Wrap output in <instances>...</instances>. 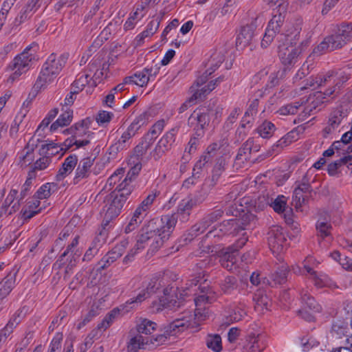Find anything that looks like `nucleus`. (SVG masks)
Returning <instances> with one entry per match:
<instances>
[{
  "label": "nucleus",
  "mask_w": 352,
  "mask_h": 352,
  "mask_svg": "<svg viewBox=\"0 0 352 352\" xmlns=\"http://www.w3.org/2000/svg\"><path fill=\"white\" fill-rule=\"evenodd\" d=\"M79 236H76L72 243L68 245L66 250L60 255V258L54 263L53 268L59 270L65 267V273L69 274L76 265L82 251L78 248Z\"/></svg>",
  "instance_id": "obj_7"
},
{
  "label": "nucleus",
  "mask_w": 352,
  "mask_h": 352,
  "mask_svg": "<svg viewBox=\"0 0 352 352\" xmlns=\"http://www.w3.org/2000/svg\"><path fill=\"white\" fill-rule=\"evenodd\" d=\"M177 219L173 214L164 215L161 218V226L157 229L155 233L157 236L155 239V248L161 246L164 241L168 239L173 232Z\"/></svg>",
  "instance_id": "obj_18"
},
{
  "label": "nucleus",
  "mask_w": 352,
  "mask_h": 352,
  "mask_svg": "<svg viewBox=\"0 0 352 352\" xmlns=\"http://www.w3.org/2000/svg\"><path fill=\"white\" fill-rule=\"evenodd\" d=\"M285 12H286L281 11L276 12L275 10H273L272 18L268 23L265 34L261 43L262 47H267L273 41L275 36L280 32L281 27L283 26L285 21Z\"/></svg>",
  "instance_id": "obj_13"
},
{
  "label": "nucleus",
  "mask_w": 352,
  "mask_h": 352,
  "mask_svg": "<svg viewBox=\"0 0 352 352\" xmlns=\"http://www.w3.org/2000/svg\"><path fill=\"white\" fill-rule=\"evenodd\" d=\"M268 245L273 254H278L287 248L286 239L283 228L272 226L267 232Z\"/></svg>",
  "instance_id": "obj_16"
},
{
  "label": "nucleus",
  "mask_w": 352,
  "mask_h": 352,
  "mask_svg": "<svg viewBox=\"0 0 352 352\" xmlns=\"http://www.w3.org/2000/svg\"><path fill=\"white\" fill-rule=\"evenodd\" d=\"M330 352H352V338H345L333 347Z\"/></svg>",
  "instance_id": "obj_58"
},
{
  "label": "nucleus",
  "mask_w": 352,
  "mask_h": 352,
  "mask_svg": "<svg viewBox=\"0 0 352 352\" xmlns=\"http://www.w3.org/2000/svg\"><path fill=\"white\" fill-rule=\"evenodd\" d=\"M157 324L146 318H140L137 321L136 329L138 332V335L140 333L148 335L151 334L157 329Z\"/></svg>",
  "instance_id": "obj_39"
},
{
  "label": "nucleus",
  "mask_w": 352,
  "mask_h": 352,
  "mask_svg": "<svg viewBox=\"0 0 352 352\" xmlns=\"http://www.w3.org/2000/svg\"><path fill=\"white\" fill-rule=\"evenodd\" d=\"M151 117V114L148 112H144L137 117L129 126L133 127V129H135V131L138 132L142 126L148 122Z\"/></svg>",
  "instance_id": "obj_59"
},
{
  "label": "nucleus",
  "mask_w": 352,
  "mask_h": 352,
  "mask_svg": "<svg viewBox=\"0 0 352 352\" xmlns=\"http://www.w3.org/2000/svg\"><path fill=\"white\" fill-rule=\"evenodd\" d=\"M153 138L148 135H144L140 143L134 148L133 154L129 159L128 164L131 166L128 174L131 176H136L142 168L140 157L145 155L147 151L153 144Z\"/></svg>",
  "instance_id": "obj_12"
},
{
  "label": "nucleus",
  "mask_w": 352,
  "mask_h": 352,
  "mask_svg": "<svg viewBox=\"0 0 352 352\" xmlns=\"http://www.w3.org/2000/svg\"><path fill=\"white\" fill-rule=\"evenodd\" d=\"M92 122L93 120L90 118H87L65 130L68 133L72 135L71 139H67L65 142V146L69 147L72 145H76V148H80L89 144L90 141L87 138L81 139V138L84 136L89 138L91 135L89 129Z\"/></svg>",
  "instance_id": "obj_8"
},
{
  "label": "nucleus",
  "mask_w": 352,
  "mask_h": 352,
  "mask_svg": "<svg viewBox=\"0 0 352 352\" xmlns=\"http://www.w3.org/2000/svg\"><path fill=\"white\" fill-rule=\"evenodd\" d=\"M94 160L95 157L91 156L85 157L79 162L74 178L75 184H78L82 179H86L89 176Z\"/></svg>",
  "instance_id": "obj_25"
},
{
  "label": "nucleus",
  "mask_w": 352,
  "mask_h": 352,
  "mask_svg": "<svg viewBox=\"0 0 352 352\" xmlns=\"http://www.w3.org/2000/svg\"><path fill=\"white\" fill-rule=\"evenodd\" d=\"M259 19L258 17H256L250 24L241 28L236 41L237 47L243 49L251 43L254 36V32L258 25V21Z\"/></svg>",
  "instance_id": "obj_21"
},
{
  "label": "nucleus",
  "mask_w": 352,
  "mask_h": 352,
  "mask_svg": "<svg viewBox=\"0 0 352 352\" xmlns=\"http://www.w3.org/2000/svg\"><path fill=\"white\" fill-rule=\"evenodd\" d=\"M294 140V133L290 132L288 133L286 135L280 138L277 143L273 146V151H276L278 152L280 149H283V148L289 145Z\"/></svg>",
  "instance_id": "obj_54"
},
{
  "label": "nucleus",
  "mask_w": 352,
  "mask_h": 352,
  "mask_svg": "<svg viewBox=\"0 0 352 352\" xmlns=\"http://www.w3.org/2000/svg\"><path fill=\"white\" fill-rule=\"evenodd\" d=\"M178 131L179 126H175L166 132L159 140L153 150L151 151V158L157 161L162 157L166 152L170 150L175 140V135Z\"/></svg>",
  "instance_id": "obj_15"
},
{
  "label": "nucleus",
  "mask_w": 352,
  "mask_h": 352,
  "mask_svg": "<svg viewBox=\"0 0 352 352\" xmlns=\"http://www.w3.org/2000/svg\"><path fill=\"white\" fill-rule=\"evenodd\" d=\"M199 282V280L192 279L189 280L188 283H186L188 285L186 287L183 293L180 294L179 298L177 294V287L173 285H168L163 289V296L160 297L158 300H155L152 302L150 308L153 313H158L162 311L164 309H168L170 310H175L179 308L182 305V296L188 295L187 291H190L192 288V285L195 287Z\"/></svg>",
  "instance_id": "obj_1"
},
{
  "label": "nucleus",
  "mask_w": 352,
  "mask_h": 352,
  "mask_svg": "<svg viewBox=\"0 0 352 352\" xmlns=\"http://www.w3.org/2000/svg\"><path fill=\"white\" fill-rule=\"evenodd\" d=\"M135 176L129 175L128 173L124 179L118 185L116 190L111 195V203L106 211V216L110 218L117 217L131 194L133 186L131 182Z\"/></svg>",
  "instance_id": "obj_2"
},
{
  "label": "nucleus",
  "mask_w": 352,
  "mask_h": 352,
  "mask_svg": "<svg viewBox=\"0 0 352 352\" xmlns=\"http://www.w3.org/2000/svg\"><path fill=\"white\" fill-rule=\"evenodd\" d=\"M265 344L260 334L250 333L247 338V343L243 352H262Z\"/></svg>",
  "instance_id": "obj_27"
},
{
  "label": "nucleus",
  "mask_w": 352,
  "mask_h": 352,
  "mask_svg": "<svg viewBox=\"0 0 352 352\" xmlns=\"http://www.w3.org/2000/svg\"><path fill=\"white\" fill-rule=\"evenodd\" d=\"M63 112L60 114L59 118L54 122L50 126V131H54L58 127L69 125L73 118V111L69 108H63Z\"/></svg>",
  "instance_id": "obj_37"
},
{
  "label": "nucleus",
  "mask_w": 352,
  "mask_h": 352,
  "mask_svg": "<svg viewBox=\"0 0 352 352\" xmlns=\"http://www.w3.org/2000/svg\"><path fill=\"white\" fill-rule=\"evenodd\" d=\"M300 30L296 29L294 32L287 33L285 35V43L278 47L279 48V57L281 63L285 66H291L294 65L302 52L300 45H296V43L293 42L292 34H294V40L299 34Z\"/></svg>",
  "instance_id": "obj_5"
},
{
  "label": "nucleus",
  "mask_w": 352,
  "mask_h": 352,
  "mask_svg": "<svg viewBox=\"0 0 352 352\" xmlns=\"http://www.w3.org/2000/svg\"><path fill=\"white\" fill-rule=\"evenodd\" d=\"M253 219L252 214H244L242 219H233L224 221L218 228L209 231L206 237L211 239V242L216 243V238H222L226 234L236 235L239 232L245 230L249 221Z\"/></svg>",
  "instance_id": "obj_3"
},
{
  "label": "nucleus",
  "mask_w": 352,
  "mask_h": 352,
  "mask_svg": "<svg viewBox=\"0 0 352 352\" xmlns=\"http://www.w3.org/2000/svg\"><path fill=\"white\" fill-rule=\"evenodd\" d=\"M206 345L214 352H221L222 350L221 336L218 334L208 335L206 338Z\"/></svg>",
  "instance_id": "obj_47"
},
{
  "label": "nucleus",
  "mask_w": 352,
  "mask_h": 352,
  "mask_svg": "<svg viewBox=\"0 0 352 352\" xmlns=\"http://www.w3.org/2000/svg\"><path fill=\"white\" fill-rule=\"evenodd\" d=\"M16 272H10L0 283V296L3 298L8 295L15 286Z\"/></svg>",
  "instance_id": "obj_34"
},
{
  "label": "nucleus",
  "mask_w": 352,
  "mask_h": 352,
  "mask_svg": "<svg viewBox=\"0 0 352 352\" xmlns=\"http://www.w3.org/2000/svg\"><path fill=\"white\" fill-rule=\"evenodd\" d=\"M224 52L223 50L215 51L210 56L208 62L209 68L206 71V76L211 75L224 60Z\"/></svg>",
  "instance_id": "obj_35"
},
{
  "label": "nucleus",
  "mask_w": 352,
  "mask_h": 352,
  "mask_svg": "<svg viewBox=\"0 0 352 352\" xmlns=\"http://www.w3.org/2000/svg\"><path fill=\"white\" fill-rule=\"evenodd\" d=\"M352 165V155L344 156L340 160L335 161L328 165L327 170L329 175H335L338 170L342 165Z\"/></svg>",
  "instance_id": "obj_42"
},
{
  "label": "nucleus",
  "mask_w": 352,
  "mask_h": 352,
  "mask_svg": "<svg viewBox=\"0 0 352 352\" xmlns=\"http://www.w3.org/2000/svg\"><path fill=\"white\" fill-rule=\"evenodd\" d=\"M219 262L223 267L228 271H232L236 268V254L233 248H228L219 253Z\"/></svg>",
  "instance_id": "obj_28"
},
{
  "label": "nucleus",
  "mask_w": 352,
  "mask_h": 352,
  "mask_svg": "<svg viewBox=\"0 0 352 352\" xmlns=\"http://www.w3.org/2000/svg\"><path fill=\"white\" fill-rule=\"evenodd\" d=\"M192 318V316L190 314H188V316H183L182 318H177L168 325L164 333L157 335L156 336L151 338H144L145 341L148 340V343L145 344L144 346L148 344L159 346L164 344L167 340L168 336H173L177 333L183 331L185 329L190 327L191 325Z\"/></svg>",
  "instance_id": "obj_9"
},
{
  "label": "nucleus",
  "mask_w": 352,
  "mask_h": 352,
  "mask_svg": "<svg viewBox=\"0 0 352 352\" xmlns=\"http://www.w3.org/2000/svg\"><path fill=\"white\" fill-rule=\"evenodd\" d=\"M148 343V340L145 341L142 335H136L131 338L128 344L129 352H137L140 349L144 348V344Z\"/></svg>",
  "instance_id": "obj_46"
},
{
  "label": "nucleus",
  "mask_w": 352,
  "mask_h": 352,
  "mask_svg": "<svg viewBox=\"0 0 352 352\" xmlns=\"http://www.w3.org/2000/svg\"><path fill=\"white\" fill-rule=\"evenodd\" d=\"M346 44V40L336 32L334 34L326 37L313 51L314 55L320 56L327 52L333 51L342 47Z\"/></svg>",
  "instance_id": "obj_19"
},
{
  "label": "nucleus",
  "mask_w": 352,
  "mask_h": 352,
  "mask_svg": "<svg viewBox=\"0 0 352 352\" xmlns=\"http://www.w3.org/2000/svg\"><path fill=\"white\" fill-rule=\"evenodd\" d=\"M226 165V162L225 159L221 157L217 160L212 170V175L211 179L212 186H214L219 180V177L225 170Z\"/></svg>",
  "instance_id": "obj_44"
},
{
  "label": "nucleus",
  "mask_w": 352,
  "mask_h": 352,
  "mask_svg": "<svg viewBox=\"0 0 352 352\" xmlns=\"http://www.w3.org/2000/svg\"><path fill=\"white\" fill-rule=\"evenodd\" d=\"M56 77L53 74V72H50L46 68L42 67L40 74L34 83V89L36 91L46 89L50 84L54 81Z\"/></svg>",
  "instance_id": "obj_30"
},
{
  "label": "nucleus",
  "mask_w": 352,
  "mask_h": 352,
  "mask_svg": "<svg viewBox=\"0 0 352 352\" xmlns=\"http://www.w3.org/2000/svg\"><path fill=\"white\" fill-rule=\"evenodd\" d=\"M126 78H131V85L134 84L140 87H144L148 82V77L146 75L144 70L135 73L134 75L127 76Z\"/></svg>",
  "instance_id": "obj_57"
},
{
  "label": "nucleus",
  "mask_w": 352,
  "mask_h": 352,
  "mask_svg": "<svg viewBox=\"0 0 352 352\" xmlns=\"http://www.w3.org/2000/svg\"><path fill=\"white\" fill-rule=\"evenodd\" d=\"M136 133L135 129L129 126L126 130L122 133L120 139L110 147V153H117L120 151L127 149L131 144L130 140Z\"/></svg>",
  "instance_id": "obj_26"
},
{
  "label": "nucleus",
  "mask_w": 352,
  "mask_h": 352,
  "mask_svg": "<svg viewBox=\"0 0 352 352\" xmlns=\"http://www.w3.org/2000/svg\"><path fill=\"white\" fill-rule=\"evenodd\" d=\"M254 309L258 314H263L268 311L271 306L270 298L262 292H256L254 297Z\"/></svg>",
  "instance_id": "obj_32"
},
{
  "label": "nucleus",
  "mask_w": 352,
  "mask_h": 352,
  "mask_svg": "<svg viewBox=\"0 0 352 352\" xmlns=\"http://www.w3.org/2000/svg\"><path fill=\"white\" fill-rule=\"evenodd\" d=\"M210 226V224L208 222L205 217H204L198 223L195 224L189 230L188 234L190 235L189 240L190 241L194 237H196L197 236L204 233Z\"/></svg>",
  "instance_id": "obj_43"
},
{
  "label": "nucleus",
  "mask_w": 352,
  "mask_h": 352,
  "mask_svg": "<svg viewBox=\"0 0 352 352\" xmlns=\"http://www.w3.org/2000/svg\"><path fill=\"white\" fill-rule=\"evenodd\" d=\"M167 282V274L162 278L154 277L147 284L145 289L141 290L135 297L128 300L120 306L124 312H129L131 309L138 307L142 302L149 298L151 294L155 293L160 287H164Z\"/></svg>",
  "instance_id": "obj_4"
},
{
  "label": "nucleus",
  "mask_w": 352,
  "mask_h": 352,
  "mask_svg": "<svg viewBox=\"0 0 352 352\" xmlns=\"http://www.w3.org/2000/svg\"><path fill=\"white\" fill-rule=\"evenodd\" d=\"M287 273L288 266L287 264L282 263L270 274L267 283L272 286L283 284L287 280Z\"/></svg>",
  "instance_id": "obj_31"
},
{
  "label": "nucleus",
  "mask_w": 352,
  "mask_h": 352,
  "mask_svg": "<svg viewBox=\"0 0 352 352\" xmlns=\"http://www.w3.org/2000/svg\"><path fill=\"white\" fill-rule=\"evenodd\" d=\"M271 197L269 195V193H263L259 195L254 202V208L255 211H262L266 207L270 206V204L271 202Z\"/></svg>",
  "instance_id": "obj_49"
},
{
  "label": "nucleus",
  "mask_w": 352,
  "mask_h": 352,
  "mask_svg": "<svg viewBox=\"0 0 352 352\" xmlns=\"http://www.w3.org/2000/svg\"><path fill=\"white\" fill-rule=\"evenodd\" d=\"M302 303L305 309H309L313 311H320V306L316 302L315 299L308 294L307 291L302 290L300 292Z\"/></svg>",
  "instance_id": "obj_41"
},
{
  "label": "nucleus",
  "mask_w": 352,
  "mask_h": 352,
  "mask_svg": "<svg viewBox=\"0 0 352 352\" xmlns=\"http://www.w3.org/2000/svg\"><path fill=\"white\" fill-rule=\"evenodd\" d=\"M30 50L31 46L27 47L23 52L17 55L8 65L7 71L12 72L8 78V82L13 83L22 74L29 70L32 61L34 58V54L30 52Z\"/></svg>",
  "instance_id": "obj_6"
},
{
  "label": "nucleus",
  "mask_w": 352,
  "mask_h": 352,
  "mask_svg": "<svg viewBox=\"0 0 352 352\" xmlns=\"http://www.w3.org/2000/svg\"><path fill=\"white\" fill-rule=\"evenodd\" d=\"M67 59V54H63L59 56H57L54 54H52L43 64V67L46 68L47 71L53 72L54 75L58 76L63 67L65 65Z\"/></svg>",
  "instance_id": "obj_23"
},
{
  "label": "nucleus",
  "mask_w": 352,
  "mask_h": 352,
  "mask_svg": "<svg viewBox=\"0 0 352 352\" xmlns=\"http://www.w3.org/2000/svg\"><path fill=\"white\" fill-rule=\"evenodd\" d=\"M155 235H157L155 231H146L138 236L135 244L136 250H143L145 248L146 243Z\"/></svg>",
  "instance_id": "obj_52"
},
{
  "label": "nucleus",
  "mask_w": 352,
  "mask_h": 352,
  "mask_svg": "<svg viewBox=\"0 0 352 352\" xmlns=\"http://www.w3.org/2000/svg\"><path fill=\"white\" fill-rule=\"evenodd\" d=\"M221 290L226 294H230L236 288V279L234 276H228L220 285Z\"/></svg>",
  "instance_id": "obj_56"
},
{
  "label": "nucleus",
  "mask_w": 352,
  "mask_h": 352,
  "mask_svg": "<svg viewBox=\"0 0 352 352\" xmlns=\"http://www.w3.org/2000/svg\"><path fill=\"white\" fill-rule=\"evenodd\" d=\"M78 162V157L75 155H71L65 158L62 167L59 169L57 175L58 179H63L66 175L69 174Z\"/></svg>",
  "instance_id": "obj_36"
},
{
  "label": "nucleus",
  "mask_w": 352,
  "mask_h": 352,
  "mask_svg": "<svg viewBox=\"0 0 352 352\" xmlns=\"http://www.w3.org/2000/svg\"><path fill=\"white\" fill-rule=\"evenodd\" d=\"M158 193L157 191H152L138 206L148 213Z\"/></svg>",
  "instance_id": "obj_64"
},
{
  "label": "nucleus",
  "mask_w": 352,
  "mask_h": 352,
  "mask_svg": "<svg viewBox=\"0 0 352 352\" xmlns=\"http://www.w3.org/2000/svg\"><path fill=\"white\" fill-rule=\"evenodd\" d=\"M129 245V241L124 239L116 245L111 251L108 252L96 265L95 267L97 272H101L116 261H117L124 252Z\"/></svg>",
  "instance_id": "obj_17"
},
{
  "label": "nucleus",
  "mask_w": 352,
  "mask_h": 352,
  "mask_svg": "<svg viewBox=\"0 0 352 352\" xmlns=\"http://www.w3.org/2000/svg\"><path fill=\"white\" fill-rule=\"evenodd\" d=\"M41 201L35 196L28 201L25 208L23 210V217L24 219H31L35 214H38L41 210V207H39Z\"/></svg>",
  "instance_id": "obj_38"
},
{
  "label": "nucleus",
  "mask_w": 352,
  "mask_h": 352,
  "mask_svg": "<svg viewBox=\"0 0 352 352\" xmlns=\"http://www.w3.org/2000/svg\"><path fill=\"white\" fill-rule=\"evenodd\" d=\"M348 113V109L343 106H340L333 110L329 116L327 125L323 129L324 136L327 137L334 132L342 124L343 120L347 117Z\"/></svg>",
  "instance_id": "obj_20"
},
{
  "label": "nucleus",
  "mask_w": 352,
  "mask_h": 352,
  "mask_svg": "<svg viewBox=\"0 0 352 352\" xmlns=\"http://www.w3.org/2000/svg\"><path fill=\"white\" fill-rule=\"evenodd\" d=\"M285 12H286L281 11L276 12L275 10H273L272 18L268 23L265 34L261 43L262 47H267L273 41L275 36L280 32L281 27L283 26L285 21Z\"/></svg>",
  "instance_id": "obj_14"
},
{
  "label": "nucleus",
  "mask_w": 352,
  "mask_h": 352,
  "mask_svg": "<svg viewBox=\"0 0 352 352\" xmlns=\"http://www.w3.org/2000/svg\"><path fill=\"white\" fill-rule=\"evenodd\" d=\"M258 104V99L255 98L250 105L249 109L245 113V116L242 120L241 126L245 127L246 124H249L251 122L250 120H246L247 117L252 116L253 117L257 113V107Z\"/></svg>",
  "instance_id": "obj_62"
},
{
  "label": "nucleus",
  "mask_w": 352,
  "mask_h": 352,
  "mask_svg": "<svg viewBox=\"0 0 352 352\" xmlns=\"http://www.w3.org/2000/svg\"><path fill=\"white\" fill-rule=\"evenodd\" d=\"M349 329L347 322L342 320H333L330 331L333 342L339 343L345 338H352V336H349Z\"/></svg>",
  "instance_id": "obj_24"
},
{
  "label": "nucleus",
  "mask_w": 352,
  "mask_h": 352,
  "mask_svg": "<svg viewBox=\"0 0 352 352\" xmlns=\"http://www.w3.org/2000/svg\"><path fill=\"white\" fill-rule=\"evenodd\" d=\"M139 10L140 8H137L136 10L128 18L124 25L125 30L133 29L135 27L137 21L144 17V14L139 12Z\"/></svg>",
  "instance_id": "obj_60"
},
{
  "label": "nucleus",
  "mask_w": 352,
  "mask_h": 352,
  "mask_svg": "<svg viewBox=\"0 0 352 352\" xmlns=\"http://www.w3.org/2000/svg\"><path fill=\"white\" fill-rule=\"evenodd\" d=\"M271 200L270 206L272 207L275 212L280 213L285 210L286 200L284 196H278L276 199L271 197Z\"/></svg>",
  "instance_id": "obj_61"
},
{
  "label": "nucleus",
  "mask_w": 352,
  "mask_h": 352,
  "mask_svg": "<svg viewBox=\"0 0 352 352\" xmlns=\"http://www.w3.org/2000/svg\"><path fill=\"white\" fill-rule=\"evenodd\" d=\"M307 267V272L309 274V278L314 283V286L317 288L329 287L334 289L338 288L336 283L331 280L327 274L317 271H312V270Z\"/></svg>",
  "instance_id": "obj_22"
},
{
  "label": "nucleus",
  "mask_w": 352,
  "mask_h": 352,
  "mask_svg": "<svg viewBox=\"0 0 352 352\" xmlns=\"http://www.w3.org/2000/svg\"><path fill=\"white\" fill-rule=\"evenodd\" d=\"M206 78V76H203L197 79V81L190 88L191 96L188 99L193 104H195L197 100H201L203 97H205V96L208 94L207 93L206 87H204L199 89V87L204 84Z\"/></svg>",
  "instance_id": "obj_33"
},
{
  "label": "nucleus",
  "mask_w": 352,
  "mask_h": 352,
  "mask_svg": "<svg viewBox=\"0 0 352 352\" xmlns=\"http://www.w3.org/2000/svg\"><path fill=\"white\" fill-rule=\"evenodd\" d=\"M303 102L296 101L293 103L285 104L281 107L278 113L283 116H292L295 115L302 107Z\"/></svg>",
  "instance_id": "obj_45"
},
{
  "label": "nucleus",
  "mask_w": 352,
  "mask_h": 352,
  "mask_svg": "<svg viewBox=\"0 0 352 352\" xmlns=\"http://www.w3.org/2000/svg\"><path fill=\"white\" fill-rule=\"evenodd\" d=\"M254 139L249 138L242 146L239 148V152L236 156V163H244L250 159V154L252 151H258V146H254Z\"/></svg>",
  "instance_id": "obj_29"
},
{
  "label": "nucleus",
  "mask_w": 352,
  "mask_h": 352,
  "mask_svg": "<svg viewBox=\"0 0 352 352\" xmlns=\"http://www.w3.org/2000/svg\"><path fill=\"white\" fill-rule=\"evenodd\" d=\"M199 289L201 294L194 298L196 309L195 317L198 321L206 320L208 316V311L206 305L212 303L215 299V294L210 288L206 280L200 283Z\"/></svg>",
  "instance_id": "obj_10"
},
{
  "label": "nucleus",
  "mask_w": 352,
  "mask_h": 352,
  "mask_svg": "<svg viewBox=\"0 0 352 352\" xmlns=\"http://www.w3.org/2000/svg\"><path fill=\"white\" fill-rule=\"evenodd\" d=\"M164 126L165 121L164 120H158L144 135H148L150 138H153V142H155L156 138L162 133Z\"/></svg>",
  "instance_id": "obj_55"
},
{
  "label": "nucleus",
  "mask_w": 352,
  "mask_h": 352,
  "mask_svg": "<svg viewBox=\"0 0 352 352\" xmlns=\"http://www.w3.org/2000/svg\"><path fill=\"white\" fill-rule=\"evenodd\" d=\"M336 32L346 40L347 43L352 38V23H342L336 30Z\"/></svg>",
  "instance_id": "obj_51"
},
{
  "label": "nucleus",
  "mask_w": 352,
  "mask_h": 352,
  "mask_svg": "<svg viewBox=\"0 0 352 352\" xmlns=\"http://www.w3.org/2000/svg\"><path fill=\"white\" fill-rule=\"evenodd\" d=\"M208 196V192L204 189L195 197L188 196L183 199L177 206V212L172 214L176 219L182 223L187 222L189 219L191 210L197 205L202 203Z\"/></svg>",
  "instance_id": "obj_11"
},
{
  "label": "nucleus",
  "mask_w": 352,
  "mask_h": 352,
  "mask_svg": "<svg viewBox=\"0 0 352 352\" xmlns=\"http://www.w3.org/2000/svg\"><path fill=\"white\" fill-rule=\"evenodd\" d=\"M119 309H114L110 313H109L102 321L98 324V330L102 331H105L113 322L116 315L118 314Z\"/></svg>",
  "instance_id": "obj_53"
},
{
  "label": "nucleus",
  "mask_w": 352,
  "mask_h": 352,
  "mask_svg": "<svg viewBox=\"0 0 352 352\" xmlns=\"http://www.w3.org/2000/svg\"><path fill=\"white\" fill-rule=\"evenodd\" d=\"M209 120V115L207 113L202 112L201 110H196L188 118V122L191 125L197 124L203 129L204 126L208 124Z\"/></svg>",
  "instance_id": "obj_40"
},
{
  "label": "nucleus",
  "mask_w": 352,
  "mask_h": 352,
  "mask_svg": "<svg viewBox=\"0 0 352 352\" xmlns=\"http://www.w3.org/2000/svg\"><path fill=\"white\" fill-rule=\"evenodd\" d=\"M275 131V126L273 123L268 121L263 122L258 128L257 131L263 138H268L272 135Z\"/></svg>",
  "instance_id": "obj_50"
},
{
  "label": "nucleus",
  "mask_w": 352,
  "mask_h": 352,
  "mask_svg": "<svg viewBox=\"0 0 352 352\" xmlns=\"http://www.w3.org/2000/svg\"><path fill=\"white\" fill-rule=\"evenodd\" d=\"M245 307L246 305L244 302H239L230 313V320L234 322L241 320L247 315Z\"/></svg>",
  "instance_id": "obj_48"
},
{
  "label": "nucleus",
  "mask_w": 352,
  "mask_h": 352,
  "mask_svg": "<svg viewBox=\"0 0 352 352\" xmlns=\"http://www.w3.org/2000/svg\"><path fill=\"white\" fill-rule=\"evenodd\" d=\"M306 197L307 194L295 188L292 197V204L298 210L305 203Z\"/></svg>",
  "instance_id": "obj_63"
}]
</instances>
